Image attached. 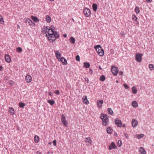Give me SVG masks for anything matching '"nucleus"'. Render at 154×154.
Masks as SVG:
<instances>
[{
	"instance_id": "obj_1",
	"label": "nucleus",
	"mask_w": 154,
	"mask_h": 154,
	"mask_svg": "<svg viewBox=\"0 0 154 154\" xmlns=\"http://www.w3.org/2000/svg\"><path fill=\"white\" fill-rule=\"evenodd\" d=\"M48 26H45L43 28L44 31L46 34L48 40L51 42H54L55 40L58 38L59 34L57 32L54 31L51 28L48 29Z\"/></svg>"
},
{
	"instance_id": "obj_2",
	"label": "nucleus",
	"mask_w": 154,
	"mask_h": 154,
	"mask_svg": "<svg viewBox=\"0 0 154 154\" xmlns=\"http://www.w3.org/2000/svg\"><path fill=\"white\" fill-rule=\"evenodd\" d=\"M94 48L96 49L97 53L100 56L102 57L103 56L104 54V50L101 48L100 45L94 46Z\"/></svg>"
},
{
	"instance_id": "obj_3",
	"label": "nucleus",
	"mask_w": 154,
	"mask_h": 154,
	"mask_svg": "<svg viewBox=\"0 0 154 154\" xmlns=\"http://www.w3.org/2000/svg\"><path fill=\"white\" fill-rule=\"evenodd\" d=\"M108 116L107 115L101 114L100 117L103 121L102 125H103L106 126L107 125L108 122L109 121L108 119Z\"/></svg>"
},
{
	"instance_id": "obj_4",
	"label": "nucleus",
	"mask_w": 154,
	"mask_h": 154,
	"mask_svg": "<svg viewBox=\"0 0 154 154\" xmlns=\"http://www.w3.org/2000/svg\"><path fill=\"white\" fill-rule=\"evenodd\" d=\"M143 54H139L138 53H136V59L138 62H140L142 60V57Z\"/></svg>"
},
{
	"instance_id": "obj_5",
	"label": "nucleus",
	"mask_w": 154,
	"mask_h": 154,
	"mask_svg": "<svg viewBox=\"0 0 154 154\" xmlns=\"http://www.w3.org/2000/svg\"><path fill=\"white\" fill-rule=\"evenodd\" d=\"M62 119L61 122L63 124V125L66 127L67 125L68 122L66 120L65 116L63 114H62Z\"/></svg>"
},
{
	"instance_id": "obj_6",
	"label": "nucleus",
	"mask_w": 154,
	"mask_h": 154,
	"mask_svg": "<svg viewBox=\"0 0 154 154\" xmlns=\"http://www.w3.org/2000/svg\"><path fill=\"white\" fill-rule=\"evenodd\" d=\"M111 71L114 75H116L118 73L119 70L117 67L115 66H112L111 68Z\"/></svg>"
},
{
	"instance_id": "obj_7",
	"label": "nucleus",
	"mask_w": 154,
	"mask_h": 154,
	"mask_svg": "<svg viewBox=\"0 0 154 154\" xmlns=\"http://www.w3.org/2000/svg\"><path fill=\"white\" fill-rule=\"evenodd\" d=\"M84 13L86 17H89L91 13L90 10L87 8L84 9Z\"/></svg>"
},
{
	"instance_id": "obj_8",
	"label": "nucleus",
	"mask_w": 154,
	"mask_h": 154,
	"mask_svg": "<svg viewBox=\"0 0 154 154\" xmlns=\"http://www.w3.org/2000/svg\"><path fill=\"white\" fill-rule=\"evenodd\" d=\"M115 122L118 127H122V123L121 120L119 119L118 118H116L115 120Z\"/></svg>"
},
{
	"instance_id": "obj_9",
	"label": "nucleus",
	"mask_w": 154,
	"mask_h": 154,
	"mask_svg": "<svg viewBox=\"0 0 154 154\" xmlns=\"http://www.w3.org/2000/svg\"><path fill=\"white\" fill-rule=\"evenodd\" d=\"M24 22H28L29 25H31L32 26H34L35 25L34 23L33 22L32 20L29 18H25L24 19Z\"/></svg>"
},
{
	"instance_id": "obj_10",
	"label": "nucleus",
	"mask_w": 154,
	"mask_h": 154,
	"mask_svg": "<svg viewBox=\"0 0 154 154\" xmlns=\"http://www.w3.org/2000/svg\"><path fill=\"white\" fill-rule=\"evenodd\" d=\"M117 148V147L114 142H112L111 143L109 147V150H111L112 149H116Z\"/></svg>"
},
{
	"instance_id": "obj_11",
	"label": "nucleus",
	"mask_w": 154,
	"mask_h": 154,
	"mask_svg": "<svg viewBox=\"0 0 154 154\" xmlns=\"http://www.w3.org/2000/svg\"><path fill=\"white\" fill-rule=\"evenodd\" d=\"M32 77L29 75H27L26 76L25 80L27 83L30 82L32 81Z\"/></svg>"
},
{
	"instance_id": "obj_12",
	"label": "nucleus",
	"mask_w": 154,
	"mask_h": 154,
	"mask_svg": "<svg viewBox=\"0 0 154 154\" xmlns=\"http://www.w3.org/2000/svg\"><path fill=\"white\" fill-rule=\"evenodd\" d=\"M82 99L83 100V102L84 104H87L89 103V101L86 96H84L82 97Z\"/></svg>"
},
{
	"instance_id": "obj_13",
	"label": "nucleus",
	"mask_w": 154,
	"mask_h": 154,
	"mask_svg": "<svg viewBox=\"0 0 154 154\" xmlns=\"http://www.w3.org/2000/svg\"><path fill=\"white\" fill-rule=\"evenodd\" d=\"M59 60L60 61L62 62L63 64V65H66L67 64L66 60L63 57H61L60 58Z\"/></svg>"
},
{
	"instance_id": "obj_14",
	"label": "nucleus",
	"mask_w": 154,
	"mask_h": 154,
	"mask_svg": "<svg viewBox=\"0 0 154 154\" xmlns=\"http://www.w3.org/2000/svg\"><path fill=\"white\" fill-rule=\"evenodd\" d=\"M103 101V100H98L97 101V105L98 108H100L102 107V104Z\"/></svg>"
},
{
	"instance_id": "obj_15",
	"label": "nucleus",
	"mask_w": 154,
	"mask_h": 154,
	"mask_svg": "<svg viewBox=\"0 0 154 154\" xmlns=\"http://www.w3.org/2000/svg\"><path fill=\"white\" fill-rule=\"evenodd\" d=\"M137 121L135 119H133L132 121V125L133 127H135L137 125Z\"/></svg>"
},
{
	"instance_id": "obj_16",
	"label": "nucleus",
	"mask_w": 154,
	"mask_h": 154,
	"mask_svg": "<svg viewBox=\"0 0 154 154\" xmlns=\"http://www.w3.org/2000/svg\"><path fill=\"white\" fill-rule=\"evenodd\" d=\"M5 61L8 63H10L11 60V58L9 55L6 54L5 56Z\"/></svg>"
},
{
	"instance_id": "obj_17",
	"label": "nucleus",
	"mask_w": 154,
	"mask_h": 154,
	"mask_svg": "<svg viewBox=\"0 0 154 154\" xmlns=\"http://www.w3.org/2000/svg\"><path fill=\"white\" fill-rule=\"evenodd\" d=\"M113 131V129L110 127H108L107 128L106 131L108 134H112Z\"/></svg>"
},
{
	"instance_id": "obj_18",
	"label": "nucleus",
	"mask_w": 154,
	"mask_h": 154,
	"mask_svg": "<svg viewBox=\"0 0 154 154\" xmlns=\"http://www.w3.org/2000/svg\"><path fill=\"white\" fill-rule=\"evenodd\" d=\"M31 18L34 22H37L39 21V20L36 17H34L33 16H31Z\"/></svg>"
},
{
	"instance_id": "obj_19",
	"label": "nucleus",
	"mask_w": 154,
	"mask_h": 154,
	"mask_svg": "<svg viewBox=\"0 0 154 154\" xmlns=\"http://www.w3.org/2000/svg\"><path fill=\"white\" fill-rule=\"evenodd\" d=\"M55 54L57 58L59 60L61 57V54L60 53L59 51H56Z\"/></svg>"
},
{
	"instance_id": "obj_20",
	"label": "nucleus",
	"mask_w": 154,
	"mask_h": 154,
	"mask_svg": "<svg viewBox=\"0 0 154 154\" xmlns=\"http://www.w3.org/2000/svg\"><path fill=\"white\" fill-rule=\"evenodd\" d=\"M139 151H140L142 154H145L146 152L143 147H141L139 149Z\"/></svg>"
},
{
	"instance_id": "obj_21",
	"label": "nucleus",
	"mask_w": 154,
	"mask_h": 154,
	"mask_svg": "<svg viewBox=\"0 0 154 154\" xmlns=\"http://www.w3.org/2000/svg\"><path fill=\"white\" fill-rule=\"evenodd\" d=\"M93 10L94 11H96L97 8V6L96 4H93L92 6Z\"/></svg>"
},
{
	"instance_id": "obj_22",
	"label": "nucleus",
	"mask_w": 154,
	"mask_h": 154,
	"mask_svg": "<svg viewBox=\"0 0 154 154\" xmlns=\"http://www.w3.org/2000/svg\"><path fill=\"white\" fill-rule=\"evenodd\" d=\"M132 105L134 108L138 106V104L136 101H133L132 103Z\"/></svg>"
},
{
	"instance_id": "obj_23",
	"label": "nucleus",
	"mask_w": 154,
	"mask_h": 154,
	"mask_svg": "<svg viewBox=\"0 0 154 154\" xmlns=\"http://www.w3.org/2000/svg\"><path fill=\"white\" fill-rule=\"evenodd\" d=\"M46 20L48 23H50L51 21V18L49 15H47L46 17Z\"/></svg>"
},
{
	"instance_id": "obj_24",
	"label": "nucleus",
	"mask_w": 154,
	"mask_h": 154,
	"mask_svg": "<svg viewBox=\"0 0 154 154\" xmlns=\"http://www.w3.org/2000/svg\"><path fill=\"white\" fill-rule=\"evenodd\" d=\"M83 66L85 68H88L90 66V64L89 63L84 62Z\"/></svg>"
},
{
	"instance_id": "obj_25",
	"label": "nucleus",
	"mask_w": 154,
	"mask_h": 154,
	"mask_svg": "<svg viewBox=\"0 0 154 154\" xmlns=\"http://www.w3.org/2000/svg\"><path fill=\"white\" fill-rule=\"evenodd\" d=\"M34 140L36 143H38L39 142V137L37 135H35L34 137Z\"/></svg>"
},
{
	"instance_id": "obj_26",
	"label": "nucleus",
	"mask_w": 154,
	"mask_h": 154,
	"mask_svg": "<svg viewBox=\"0 0 154 154\" xmlns=\"http://www.w3.org/2000/svg\"><path fill=\"white\" fill-rule=\"evenodd\" d=\"M85 141L90 144H91L92 143L90 137H88L87 138H86Z\"/></svg>"
},
{
	"instance_id": "obj_27",
	"label": "nucleus",
	"mask_w": 154,
	"mask_h": 154,
	"mask_svg": "<svg viewBox=\"0 0 154 154\" xmlns=\"http://www.w3.org/2000/svg\"><path fill=\"white\" fill-rule=\"evenodd\" d=\"M132 90L133 93L134 94H136L137 93V90L136 88L133 86L132 88Z\"/></svg>"
},
{
	"instance_id": "obj_28",
	"label": "nucleus",
	"mask_w": 154,
	"mask_h": 154,
	"mask_svg": "<svg viewBox=\"0 0 154 154\" xmlns=\"http://www.w3.org/2000/svg\"><path fill=\"white\" fill-rule=\"evenodd\" d=\"M107 111L108 113L110 115H112L113 114V111L111 108H108L107 109Z\"/></svg>"
},
{
	"instance_id": "obj_29",
	"label": "nucleus",
	"mask_w": 154,
	"mask_h": 154,
	"mask_svg": "<svg viewBox=\"0 0 154 154\" xmlns=\"http://www.w3.org/2000/svg\"><path fill=\"white\" fill-rule=\"evenodd\" d=\"M26 105L25 103H23L21 102L19 103V106L20 108H23Z\"/></svg>"
},
{
	"instance_id": "obj_30",
	"label": "nucleus",
	"mask_w": 154,
	"mask_h": 154,
	"mask_svg": "<svg viewBox=\"0 0 154 154\" xmlns=\"http://www.w3.org/2000/svg\"><path fill=\"white\" fill-rule=\"evenodd\" d=\"M100 80L101 81H104L105 80V77L104 75H101L99 78Z\"/></svg>"
},
{
	"instance_id": "obj_31",
	"label": "nucleus",
	"mask_w": 154,
	"mask_h": 154,
	"mask_svg": "<svg viewBox=\"0 0 154 154\" xmlns=\"http://www.w3.org/2000/svg\"><path fill=\"white\" fill-rule=\"evenodd\" d=\"M70 40L72 44H73L75 43V38L72 37H70Z\"/></svg>"
},
{
	"instance_id": "obj_32",
	"label": "nucleus",
	"mask_w": 154,
	"mask_h": 154,
	"mask_svg": "<svg viewBox=\"0 0 154 154\" xmlns=\"http://www.w3.org/2000/svg\"><path fill=\"white\" fill-rule=\"evenodd\" d=\"M48 103H49L51 105H52L54 104L55 102L53 100H50L48 101Z\"/></svg>"
},
{
	"instance_id": "obj_33",
	"label": "nucleus",
	"mask_w": 154,
	"mask_h": 154,
	"mask_svg": "<svg viewBox=\"0 0 154 154\" xmlns=\"http://www.w3.org/2000/svg\"><path fill=\"white\" fill-rule=\"evenodd\" d=\"M135 11L136 14H139L140 12V8L139 7H138L137 6H136L135 8Z\"/></svg>"
},
{
	"instance_id": "obj_34",
	"label": "nucleus",
	"mask_w": 154,
	"mask_h": 154,
	"mask_svg": "<svg viewBox=\"0 0 154 154\" xmlns=\"http://www.w3.org/2000/svg\"><path fill=\"white\" fill-rule=\"evenodd\" d=\"M149 68L150 70L152 71L153 70L154 66L152 64H150L149 65Z\"/></svg>"
},
{
	"instance_id": "obj_35",
	"label": "nucleus",
	"mask_w": 154,
	"mask_h": 154,
	"mask_svg": "<svg viewBox=\"0 0 154 154\" xmlns=\"http://www.w3.org/2000/svg\"><path fill=\"white\" fill-rule=\"evenodd\" d=\"M9 112L12 114V115L14 114V109L12 107L10 108Z\"/></svg>"
},
{
	"instance_id": "obj_36",
	"label": "nucleus",
	"mask_w": 154,
	"mask_h": 154,
	"mask_svg": "<svg viewBox=\"0 0 154 154\" xmlns=\"http://www.w3.org/2000/svg\"><path fill=\"white\" fill-rule=\"evenodd\" d=\"M122 144V142L120 140H119L117 142V146L119 147H120Z\"/></svg>"
},
{
	"instance_id": "obj_37",
	"label": "nucleus",
	"mask_w": 154,
	"mask_h": 154,
	"mask_svg": "<svg viewBox=\"0 0 154 154\" xmlns=\"http://www.w3.org/2000/svg\"><path fill=\"white\" fill-rule=\"evenodd\" d=\"M16 51L18 52H21L22 51V50L21 48L18 47L17 48Z\"/></svg>"
},
{
	"instance_id": "obj_38",
	"label": "nucleus",
	"mask_w": 154,
	"mask_h": 154,
	"mask_svg": "<svg viewBox=\"0 0 154 154\" xmlns=\"http://www.w3.org/2000/svg\"><path fill=\"white\" fill-rule=\"evenodd\" d=\"M132 18L133 20H134L135 21H137V19H138L137 17L134 14L132 15Z\"/></svg>"
},
{
	"instance_id": "obj_39",
	"label": "nucleus",
	"mask_w": 154,
	"mask_h": 154,
	"mask_svg": "<svg viewBox=\"0 0 154 154\" xmlns=\"http://www.w3.org/2000/svg\"><path fill=\"white\" fill-rule=\"evenodd\" d=\"M4 22V20L1 16L0 15V23L2 24Z\"/></svg>"
},
{
	"instance_id": "obj_40",
	"label": "nucleus",
	"mask_w": 154,
	"mask_h": 154,
	"mask_svg": "<svg viewBox=\"0 0 154 154\" xmlns=\"http://www.w3.org/2000/svg\"><path fill=\"white\" fill-rule=\"evenodd\" d=\"M75 59L77 61H79L80 60L79 56V55H77L76 56Z\"/></svg>"
},
{
	"instance_id": "obj_41",
	"label": "nucleus",
	"mask_w": 154,
	"mask_h": 154,
	"mask_svg": "<svg viewBox=\"0 0 154 154\" xmlns=\"http://www.w3.org/2000/svg\"><path fill=\"white\" fill-rule=\"evenodd\" d=\"M123 86L126 89H128L129 88V86L126 84H124Z\"/></svg>"
},
{
	"instance_id": "obj_42",
	"label": "nucleus",
	"mask_w": 154,
	"mask_h": 154,
	"mask_svg": "<svg viewBox=\"0 0 154 154\" xmlns=\"http://www.w3.org/2000/svg\"><path fill=\"white\" fill-rule=\"evenodd\" d=\"M54 93L57 95H59L60 93L59 91L58 90L55 91H54Z\"/></svg>"
},
{
	"instance_id": "obj_43",
	"label": "nucleus",
	"mask_w": 154,
	"mask_h": 154,
	"mask_svg": "<svg viewBox=\"0 0 154 154\" xmlns=\"http://www.w3.org/2000/svg\"><path fill=\"white\" fill-rule=\"evenodd\" d=\"M144 136V134H140L138 135V137L139 138H141L143 137Z\"/></svg>"
},
{
	"instance_id": "obj_44",
	"label": "nucleus",
	"mask_w": 154,
	"mask_h": 154,
	"mask_svg": "<svg viewBox=\"0 0 154 154\" xmlns=\"http://www.w3.org/2000/svg\"><path fill=\"white\" fill-rule=\"evenodd\" d=\"M124 135L127 139L128 138V134L126 133H124Z\"/></svg>"
},
{
	"instance_id": "obj_45",
	"label": "nucleus",
	"mask_w": 154,
	"mask_h": 154,
	"mask_svg": "<svg viewBox=\"0 0 154 154\" xmlns=\"http://www.w3.org/2000/svg\"><path fill=\"white\" fill-rule=\"evenodd\" d=\"M53 145L54 146H56V145L57 141H56V140H54L53 141Z\"/></svg>"
},
{
	"instance_id": "obj_46",
	"label": "nucleus",
	"mask_w": 154,
	"mask_h": 154,
	"mask_svg": "<svg viewBox=\"0 0 154 154\" xmlns=\"http://www.w3.org/2000/svg\"><path fill=\"white\" fill-rule=\"evenodd\" d=\"M88 72L91 74H92L93 73L92 70L90 68Z\"/></svg>"
},
{
	"instance_id": "obj_47",
	"label": "nucleus",
	"mask_w": 154,
	"mask_h": 154,
	"mask_svg": "<svg viewBox=\"0 0 154 154\" xmlns=\"http://www.w3.org/2000/svg\"><path fill=\"white\" fill-rule=\"evenodd\" d=\"M123 73L122 71H120L119 72V75L122 76L123 75Z\"/></svg>"
},
{
	"instance_id": "obj_48",
	"label": "nucleus",
	"mask_w": 154,
	"mask_h": 154,
	"mask_svg": "<svg viewBox=\"0 0 154 154\" xmlns=\"http://www.w3.org/2000/svg\"><path fill=\"white\" fill-rule=\"evenodd\" d=\"M48 154H53V152L51 151H48Z\"/></svg>"
},
{
	"instance_id": "obj_49",
	"label": "nucleus",
	"mask_w": 154,
	"mask_h": 154,
	"mask_svg": "<svg viewBox=\"0 0 154 154\" xmlns=\"http://www.w3.org/2000/svg\"><path fill=\"white\" fill-rule=\"evenodd\" d=\"M48 94L50 96H52V93L51 92H48Z\"/></svg>"
},
{
	"instance_id": "obj_50",
	"label": "nucleus",
	"mask_w": 154,
	"mask_h": 154,
	"mask_svg": "<svg viewBox=\"0 0 154 154\" xmlns=\"http://www.w3.org/2000/svg\"><path fill=\"white\" fill-rule=\"evenodd\" d=\"M85 81H87V83H88L89 80H88V78H85Z\"/></svg>"
},
{
	"instance_id": "obj_51",
	"label": "nucleus",
	"mask_w": 154,
	"mask_h": 154,
	"mask_svg": "<svg viewBox=\"0 0 154 154\" xmlns=\"http://www.w3.org/2000/svg\"><path fill=\"white\" fill-rule=\"evenodd\" d=\"M152 0H146V1L147 2H150L152 1Z\"/></svg>"
},
{
	"instance_id": "obj_52",
	"label": "nucleus",
	"mask_w": 154,
	"mask_h": 154,
	"mask_svg": "<svg viewBox=\"0 0 154 154\" xmlns=\"http://www.w3.org/2000/svg\"><path fill=\"white\" fill-rule=\"evenodd\" d=\"M3 67L2 66H0V71H1L2 70Z\"/></svg>"
},
{
	"instance_id": "obj_53",
	"label": "nucleus",
	"mask_w": 154,
	"mask_h": 154,
	"mask_svg": "<svg viewBox=\"0 0 154 154\" xmlns=\"http://www.w3.org/2000/svg\"><path fill=\"white\" fill-rule=\"evenodd\" d=\"M9 84L10 85H13V82H10V83H9Z\"/></svg>"
},
{
	"instance_id": "obj_54",
	"label": "nucleus",
	"mask_w": 154,
	"mask_h": 154,
	"mask_svg": "<svg viewBox=\"0 0 154 154\" xmlns=\"http://www.w3.org/2000/svg\"><path fill=\"white\" fill-rule=\"evenodd\" d=\"M114 135H115V136H117V134L116 132H115L114 133Z\"/></svg>"
},
{
	"instance_id": "obj_55",
	"label": "nucleus",
	"mask_w": 154,
	"mask_h": 154,
	"mask_svg": "<svg viewBox=\"0 0 154 154\" xmlns=\"http://www.w3.org/2000/svg\"><path fill=\"white\" fill-rule=\"evenodd\" d=\"M63 36L64 37H66L67 36V35L66 34H63Z\"/></svg>"
},
{
	"instance_id": "obj_56",
	"label": "nucleus",
	"mask_w": 154,
	"mask_h": 154,
	"mask_svg": "<svg viewBox=\"0 0 154 154\" xmlns=\"http://www.w3.org/2000/svg\"><path fill=\"white\" fill-rule=\"evenodd\" d=\"M125 124H124L123 125H122V127H125Z\"/></svg>"
},
{
	"instance_id": "obj_57",
	"label": "nucleus",
	"mask_w": 154,
	"mask_h": 154,
	"mask_svg": "<svg viewBox=\"0 0 154 154\" xmlns=\"http://www.w3.org/2000/svg\"><path fill=\"white\" fill-rule=\"evenodd\" d=\"M17 28H18V29H19L20 28V26L18 25H17Z\"/></svg>"
},
{
	"instance_id": "obj_58",
	"label": "nucleus",
	"mask_w": 154,
	"mask_h": 154,
	"mask_svg": "<svg viewBox=\"0 0 154 154\" xmlns=\"http://www.w3.org/2000/svg\"><path fill=\"white\" fill-rule=\"evenodd\" d=\"M37 153L38 154H42L40 152H39L38 151H37Z\"/></svg>"
},
{
	"instance_id": "obj_59",
	"label": "nucleus",
	"mask_w": 154,
	"mask_h": 154,
	"mask_svg": "<svg viewBox=\"0 0 154 154\" xmlns=\"http://www.w3.org/2000/svg\"><path fill=\"white\" fill-rule=\"evenodd\" d=\"M99 68L101 70L102 69V68L100 66H99Z\"/></svg>"
},
{
	"instance_id": "obj_60",
	"label": "nucleus",
	"mask_w": 154,
	"mask_h": 154,
	"mask_svg": "<svg viewBox=\"0 0 154 154\" xmlns=\"http://www.w3.org/2000/svg\"><path fill=\"white\" fill-rule=\"evenodd\" d=\"M116 83H119V81H118V80H116Z\"/></svg>"
},
{
	"instance_id": "obj_61",
	"label": "nucleus",
	"mask_w": 154,
	"mask_h": 154,
	"mask_svg": "<svg viewBox=\"0 0 154 154\" xmlns=\"http://www.w3.org/2000/svg\"><path fill=\"white\" fill-rule=\"evenodd\" d=\"M48 144H49L51 145V142H50L48 143Z\"/></svg>"
},
{
	"instance_id": "obj_62",
	"label": "nucleus",
	"mask_w": 154,
	"mask_h": 154,
	"mask_svg": "<svg viewBox=\"0 0 154 154\" xmlns=\"http://www.w3.org/2000/svg\"><path fill=\"white\" fill-rule=\"evenodd\" d=\"M51 1H54V0H49Z\"/></svg>"
}]
</instances>
